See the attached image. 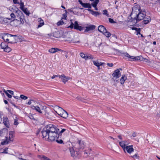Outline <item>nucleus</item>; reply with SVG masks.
Wrapping results in <instances>:
<instances>
[{
	"mask_svg": "<svg viewBox=\"0 0 160 160\" xmlns=\"http://www.w3.org/2000/svg\"><path fill=\"white\" fill-rule=\"evenodd\" d=\"M56 128L54 125L51 124L45 127L41 132L42 137H46L48 133L58 132Z\"/></svg>",
	"mask_w": 160,
	"mask_h": 160,
	"instance_id": "1",
	"label": "nucleus"
},
{
	"mask_svg": "<svg viewBox=\"0 0 160 160\" xmlns=\"http://www.w3.org/2000/svg\"><path fill=\"white\" fill-rule=\"evenodd\" d=\"M9 10L12 12H16L18 14L17 17L20 19L21 23H24L25 21L24 16L22 12L15 6L9 8Z\"/></svg>",
	"mask_w": 160,
	"mask_h": 160,
	"instance_id": "2",
	"label": "nucleus"
},
{
	"mask_svg": "<svg viewBox=\"0 0 160 160\" xmlns=\"http://www.w3.org/2000/svg\"><path fill=\"white\" fill-rule=\"evenodd\" d=\"M58 137H59V134H58V132H56L48 133L46 135V137L42 138H45V140L52 142L57 139Z\"/></svg>",
	"mask_w": 160,
	"mask_h": 160,
	"instance_id": "3",
	"label": "nucleus"
},
{
	"mask_svg": "<svg viewBox=\"0 0 160 160\" xmlns=\"http://www.w3.org/2000/svg\"><path fill=\"white\" fill-rule=\"evenodd\" d=\"M146 14L145 11L141 10V11L135 16V17L133 18L134 23L135 24L139 21L143 19Z\"/></svg>",
	"mask_w": 160,
	"mask_h": 160,
	"instance_id": "4",
	"label": "nucleus"
},
{
	"mask_svg": "<svg viewBox=\"0 0 160 160\" xmlns=\"http://www.w3.org/2000/svg\"><path fill=\"white\" fill-rule=\"evenodd\" d=\"M124 55L125 57H126L128 58V60L130 61H132V60L134 61H135L136 60L142 61L143 59V57L141 56L137 57H134L130 55L127 53H124Z\"/></svg>",
	"mask_w": 160,
	"mask_h": 160,
	"instance_id": "5",
	"label": "nucleus"
},
{
	"mask_svg": "<svg viewBox=\"0 0 160 160\" xmlns=\"http://www.w3.org/2000/svg\"><path fill=\"white\" fill-rule=\"evenodd\" d=\"M140 6L138 5H135L132 8V11L131 13L132 18L135 17V16L141 11L140 10Z\"/></svg>",
	"mask_w": 160,
	"mask_h": 160,
	"instance_id": "6",
	"label": "nucleus"
},
{
	"mask_svg": "<svg viewBox=\"0 0 160 160\" xmlns=\"http://www.w3.org/2000/svg\"><path fill=\"white\" fill-rule=\"evenodd\" d=\"M56 107L58 108L59 110L58 112V113L59 115L65 118H66L68 117V114L66 111L59 106H57Z\"/></svg>",
	"mask_w": 160,
	"mask_h": 160,
	"instance_id": "7",
	"label": "nucleus"
},
{
	"mask_svg": "<svg viewBox=\"0 0 160 160\" xmlns=\"http://www.w3.org/2000/svg\"><path fill=\"white\" fill-rule=\"evenodd\" d=\"M73 27L74 29L78 30L80 31H81L83 29V28L81 26H79L78 22L77 21L75 22L74 25L72 22H71L70 25L68 27L69 28H72Z\"/></svg>",
	"mask_w": 160,
	"mask_h": 160,
	"instance_id": "8",
	"label": "nucleus"
},
{
	"mask_svg": "<svg viewBox=\"0 0 160 160\" xmlns=\"http://www.w3.org/2000/svg\"><path fill=\"white\" fill-rule=\"evenodd\" d=\"M16 35H11L8 33H5L3 36V40L5 42H8L10 40L12 39V37H16Z\"/></svg>",
	"mask_w": 160,
	"mask_h": 160,
	"instance_id": "9",
	"label": "nucleus"
},
{
	"mask_svg": "<svg viewBox=\"0 0 160 160\" xmlns=\"http://www.w3.org/2000/svg\"><path fill=\"white\" fill-rule=\"evenodd\" d=\"M77 148L79 149H82L84 148L85 145L83 141L78 140V143H77Z\"/></svg>",
	"mask_w": 160,
	"mask_h": 160,
	"instance_id": "10",
	"label": "nucleus"
},
{
	"mask_svg": "<svg viewBox=\"0 0 160 160\" xmlns=\"http://www.w3.org/2000/svg\"><path fill=\"white\" fill-rule=\"evenodd\" d=\"M3 123L5 126L8 128H9L10 122L9 120L6 116H4L3 117Z\"/></svg>",
	"mask_w": 160,
	"mask_h": 160,
	"instance_id": "11",
	"label": "nucleus"
},
{
	"mask_svg": "<svg viewBox=\"0 0 160 160\" xmlns=\"http://www.w3.org/2000/svg\"><path fill=\"white\" fill-rule=\"evenodd\" d=\"M14 137V132L12 131H10L9 132L8 136H7L6 137L10 142L13 141Z\"/></svg>",
	"mask_w": 160,
	"mask_h": 160,
	"instance_id": "12",
	"label": "nucleus"
},
{
	"mask_svg": "<svg viewBox=\"0 0 160 160\" xmlns=\"http://www.w3.org/2000/svg\"><path fill=\"white\" fill-rule=\"evenodd\" d=\"M113 77L116 78H119L120 77L121 74L119 69H117L114 71L113 73L112 74Z\"/></svg>",
	"mask_w": 160,
	"mask_h": 160,
	"instance_id": "13",
	"label": "nucleus"
},
{
	"mask_svg": "<svg viewBox=\"0 0 160 160\" xmlns=\"http://www.w3.org/2000/svg\"><path fill=\"white\" fill-rule=\"evenodd\" d=\"M120 145L124 151H125L126 145L128 144V143L126 141H122L119 142Z\"/></svg>",
	"mask_w": 160,
	"mask_h": 160,
	"instance_id": "14",
	"label": "nucleus"
},
{
	"mask_svg": "<svg viewBox=\"0 0 160 160\" xmlns=\"http://www.w3.org/2000/svg\"><path fill=\"white\" fill-rule=\"evenodd\" d=\"M59 78L61 79L62 81L64 83L67 82L68 80L70 79V78L66 77L63 74L61 76H59Z\"/></svg>",
	"mask_w": 160,
	"mask_h": 160,
	"instance_id": "15",
	"label": "nucleus"
},
{
	"mask_svg": "<svg viewBox=\"0 0 160 160\" xmlns=\"http://www.w3.org/2000/svg\"><path fill=\"white\" fill-rule=\"evenodd\" d=\"M96 26L94 25H91L85 27L86 29L84 30L85 32H88L90 31L93 30L95 28Z\"/></svg>",
	"mask_w": 160,
	"mask_h": 160,
	"instance_id": "16",
	"label": "nucleus"
},
{
	"mask_svg": "<svg viewBox=\"0 0 160 160\" xmlns=\"http://www.w3.org/2000/svg\"><path fill=\"white\" fill-rule=\"evenodd\" d=\"M22 7H20V8L21 9L26 15H29L30 13L27 8L25 7L24 5H23L22 3Z\"/></svg>",
	"mask_w": 160,
	"mask_h": 160,
	"instance_id": "17",
	"label": "nucleus"
},
{
	"mask_svg": "<svg viewBox=\"0 0 160 160\" xmlns=\"http://www.w3.org/2000/svg\"><path fill=\"white\" fill-rule=\"evenodd\" d=\"M132 147V145L127 146L125 148V150H126L128 153H131L134 151Z\"/></svg>",
	"mask_w": 160,
	"mask_h": 160,
	"instance_id": "18",
	"label": "nucleus"
},
{
	"mask_svg": "<svg viewBox=\"0 0 160 160\" xmlns=\"http://www.w3.org/2000/svg\"><path fill=\"white\" fill-rule=\"evenodd\" d=\"M96 46L101 50H102L104 47L106 46L107 45L105 43H100V44H96Z\"/></svg>",
	"mask_w": 160,
	"mask_h": 160,
	"instance_id": "19",
	"label": "nucleus"
},
{
	"mask_svg": "<svg viewBox=\"0 0 160 160\" xmlns=\"http://www.w3.org/2000/svg\"><path fill=\"white\" fill-rule=\"evenodd\" d=\"M143 22L145 24L148 23L151 20V18L149 16H145L143 19Z\"/></svg>",
	"mask_w": 160,
	"mask_h": 160,
	"instance_id": "20",
	"label": "nucleus"
},
{
	"mask_svg": "<svg viewBox=\"0 0 160 160\" xmlns=\"http://www.w3.org/2000/svg\"><path fill=\"white\" fill-rule=\"evenodd\" d=\"M98 31L102 33H103L105 32H106V29L104 26L102 25H101L98 26Z\"/></svg>",
	"mask_w": 160,
	"mask_h": 160,
	"instance_id": "21",
	"label": "nucleus"
},
{
	"mask_svg": "<svg viewBox=\"0 0 160 160\" xmlns=\"http://www.w3.org/2000/svg\"><path fill=\"white\" fill-rule=\"evenodd\" d=\"M58 51H63L61 49L57 48H52L49 50V52L51 53H54Z\"/></svg>",
	"mask_w": 160,
	"mask_h": 160,
	"instance_id": "22",
	"label": "nucleus"
},
{
	"mask_svg": "<svg viewBox=\"0 0 160 160\" xmlns=\"http://www.w3.org/2000/svg\"><path fill=\"white\" fill-rule=\"evenodd\" d=\"M31 108L32 109H35L38 112L40 113H42V112L41 111L40 108L38 106H34L33 105H31Z\"/></svg>",
	"mask_w": 160,
	"mask_h": 160,
	"instance_id": "23",
	"label": "nucleus"
},
{
	"mask_svg": "<svg viewBox=\"0 0 160 160\" xmlns=\"http://www.w3.org/2000/svg\"><path fill=\"white\" fill-rule=\"evenodd\" d=\"M38 20L39 24L38 25V28H39L42 27L43 25H44V23L43 20H42L41 18H38Z\"/></svg>",
	"mask_w": 160,
	"mask_h": 160,
	"instance_id": "24",
	"label": "nucleus"
},
{
	"mask_svg": "<svg viewBox=\"0 0 160 160\" xmlns=\"http://www.w3.org/2000/svg\"><path fill=\"white\" fill-rule=\"evenodd\" d=\"M93 64L96 66H97L98 67H99L100 66L102 65L104 63L101 62H100L98 61H93Z\"/></svg>",
	"mask_w": 160,
	"mask_h": 160,
	"instance_id": "25",
	"label": "nucleus"
},
{
	"mask_svg": "<svg viewBox=\"0 0 160 160\" xmlns=\"http://www.w3.org/2000/svg\"><path fill=\"white\" fill-rule=\"evenodd\" d=\"M10 142L6 137L5 139H3L2 140V142H1V144H2V145H6Z\"/></svg>",
	"mask_w": 160,
	"mask_h": 160,
	"instance_id": "26",
	"label": "nucleus"
},
{
	"mask_svg": "<svg viewBox=\"0 0 160 160\" xmlns=\"http://www.w3.org/2000/svg\"><path fill=\"white\" fill-rule=\"evenodd\" d=\"M127 77L125 75H122L120 80L121 84H124L125 80L127 79Z\"/></svg>",
	"mask_w": 160,
	"mask_h": 160,
	"instance_id": "27",
	"label": "nucleus"
},
{
	"mask_svg": "<svg viewBox=\"0 0 160 160\" xmlns=\"http://www.w3.org/2000/svg\"><path fill=\"white\" fill-rule=\"evenodd\" d=\"M66 40L68 41L72 42L73 43H75L79 42V39H78V40L77 41H76L73 39L71 38H68Z\"/></svg>",
	"mask_w": 160,
	"mask_h": 160,
	"instance_id": "28",
	"label": "nucleus"
},
{
	"mask_svg": "<svg viewBox=\"0 0 160 160\" xmlns=\"http://www.w3.org/2000/svg\"><path fill=\"white\" fill-rule=\"evenodd\" d=\"M10 16L11 17V18H8L7 19H8L9 20H11L12 21L15 20V18L16 17L15 14L13 12H12Z\"/></svg>",
	"mask_w": 160,
	"mask_h": 160,
	"instance_id": "29",
	"label": "nucleus"
},
{
	"mask_svg": "<svg viewBox=\"0 0 160 160\" xmlns=\"http://www.w3.org/2000/svg\"><path fill=\"white\" fill-rule=\"evenodd\" d=\"M89 11H90L91 12V13L92 14L96 16L100 14V13L98 12L94 11L90 9L89 10Z\"/></svg>",
	"mask_w": 160,
	"mask_h": 160,
	"instance_id": "30",
	"label": "nucleus"
},
{
	"mask_svg": "<svg viewBox=\"0 0 160 160\" xmlns=\"http://www.w3.org/2000/svg\"><path fill=\"white\" fill-rule=\"evenodd\" d=\"M15 37H12V39L10 40V41L8 42V43H15L16 40Z\"/></svg>",
	"mask_w": 160,
	"mask_h": 160,
	"instance_id": "31",
	"label": "nucleus"
},
{
	"mask_svg": "<svg viewBox=\"0 0 160 160\" xmlns=\"http://www.w3.org/2000/svg\"><path fill=\"white\" fill-rule=\"evenodd\" d=\"M3 49L4 51L7 52H9L11 50V48L9 47L8 46H6V45Z\"/></svg>",
	"mask_w": 160,
	"mask_h": 160,
	"instance_id": "32",
	"label": "nucleus"
},
{
	"mask_svg": "<svg viewBox=\"0 0 160 160\" xmlns=\"http://www.w3.org/2000/svg\"><path fill=\"white\" fill-rule=\"evenodd\" d=\"M103 34L107 37L109 38L110 37L111 34L107 30L106 32H105Z\"/></svg>",
	"mask_w": 160,
	"mask_h": 160,
	"instance_id": "33",
	"label": "nucleus"
},
{
	"mask_svg": "<svg viewBox=\"0 0 160 160\" xmlns=\"http://www.w3.org/2000/svg\"><path fill=\"white\" fill-rule=\"evenodd\" d=\"M83 7L85 8H91V6L90 4L87 3H84L83 4Z\"/></svg>",
	"mask_w": 160,
	"mask_h": 160,
	"instance_id": "34",
	"label": "nucleus"
},
{
	"mask_svg": "<svg viewBox=\"0 0 160 160\" xmlns=\"http://www.w3.org/2000/svg\"><path fill=\"white\" fill-rule=\"evenodd\" d=\"M59 137H58V138L56 139L54 141H56L58 143L62 144L63 143V141L61 139H59Z\"/></svg>",
	"mask_w": 160,
	"mask_h": 160,
	"instance_id": "35",
	"label": "nucleus"
},
{
	"mask_svg": "<svg viewBox=\"0 0 160 160\" xmlns=\"http://www.w3.org/2000/svg\"><path fill=\"white\" fill-rule=\"evenodd\" d=\"M97 0H95L94 2H92V5L94 8H96L97 7V4L98 3V2L97 1Z\"/></svg>",
	"mask_w": 160,
	"mask_h": 160,
	"instance_id": "36",
	"label": "nucleus"
},
{
	"mask_svg": "<svg viewBox=\"0 0 160 160\" xmlns=\"http://www.w3.org/2000/svg\"><path fill=\"white\" fill-rule=\"evenodd\" d=\"M70 150L71 154V156L73 157H74L75 155V153L76 152L74 151L73 148H70Z\"/></svg>",
	"mask_w": 160,
	"mask_h": 160,
	"instance_id": "37",
	"label": "nucleus"
},
{
	"mask_svg": "<svg viewBox=\"0 0 160 160\" xmlns=\"http://www.w3.org/2000/svg\"><path fill=\"white\" fill-rule=\"evenodd\" d=\"M80 56L83 58L85 59H87V55H86L84 53L82 52H81L80 53Z\"/></svg>",
	"mask_w": 160,
	"mask_h": 160,
	"instance_id": "38",
	"label": "nucleus"
},
{
	"mask_svg": "<svg viewBox=\"0 0 160 160\" xmlns=\"http://www.w3.org/2000/svg\"><path fill=\"white\" fill-rule=\"evenodd\" d=\"M64 24V22L63 21V20H62V19H61V20L60 21L58 22H57V24L58 26H60L61 25H62L63 24Z\"/></svg>",
	"mask_w": 160,
	"mask_h": 160,
	"instance_id": "39",
	"label": "nucleus"
},
{
	"mask_svg": "<svg viewBox=\"0 0 160 160\" xmlns=\"http://www.w3.org/2000/svg\"><path fill=\"white\" fill-rule=\"evenodd\" d=\"M3 92L5 93L6 95L9 98H12V96L8 93V92L7 91H6L5 90H4Z\"/></svg>",
	"mask_w": 160,
	"mask_h": 160,
	"instance_id": "40",
	"label": "nucleus"
},
{
	"mask_svg": "<svg viewBox=\"0 0 160 160\" xmlns=\"http://www.w3.org/2000/svg\"><path fill=\"white\" fill-rule=\"evenodd\" d=\"M65 11L66 12V13H64V14H63V15H62L63 17L62 18V19H66V17H67V11H66V10H65Z\"/></svg>",
	"mask_w": 160,
	"mask_h": 160,
	"instance_id": "41",
	"label": "nucleus"
},
{
	"mask_svg": "<svg viewBox=\"0 0 160 160\" xmlns=\"http://www.w3.org/2000/svg\"><path fill=\"white\" fill-rule=\"evenodd\" d=\"M66 129L65 128L62 129V130L60 131L59 133L58 134H59V137L61 136L62 133L64 132Z\"/></svg>",
	"mask_w": 160,
	"mask_h": 160,
	"instance_id": "42",
	"label": "nucleus"
},
{
	"mask_svg": "<svg viewBox=\"0 0 160 160\" xmlns=\"http://www.w3.org/2000/svg\"><path fill=\"white\" fill-rule=\"evenodd\" d=\"M20 98L24 100H26L28 98V97L27 96H25L23 95H21L20 96Z\"/></svg>",
	"mask_w": 160,
	"mask_h": 160,
	"instance_id": "43",
	"label": "nucleus"
},
{
	"mask_svg": "<svg viewBox=\"0 0 160 160\" xmlns=\"http://www.w3.org/2000/svg\"><path fill=\"white\" fill-rule=\"evenodd\" d=\"M103 14L104 15H105L106 16L108 17L109 16L108 14V11L106 10H104L103 11Z\"/></svg>",
	"mask_w": 160,
	"mask_h": 160,
	"instance_id": "44",
	"label": "nucleus"
},
{
	"mask_svg": "<svg viewBox=\"0 0 160 160\" xmlns=\"http://www.w3.org/2000/svg\"><path fill=\"white\" fill-rule=\"evenodd\" d=\"M42 160H50V159L48 158V157L45 156H43Z\"/></svg>",
	"mask_w": 160,
	"mask_h": 160,
	"instance_id": "45",
	"label": "nucleus"
},
{
	"mask_svg": "<svg viewBox=\"0 0 160 160\" xmlns=\"http://www.w3.org/2000/svg\"><path fill=\"white\" fill-rule=\"evenodd\" d=\"M109 22L112 23H116V22L114 21L112 19L109 18Z\"/></svg>",
	"mask_w": 160,
	"mask_h": 160,
	"instance_id": "46",
	"label": "nucleus"
},
{
	"mask_svg": "<svg viewBox=\"0 0 160 160\" xmlns=\"http://www.w3.org/2000/svg\"><path fill=\"white\" fill-rule=\"evenodd\" d=\"M87 59H93V56L91 55H87Z\"/></svg>",
	"mask_w": 160,
	"mask_h": 160,
	"instance_id": "47",
	"label": "nucleus"
},
{
	"mask_svg": "<svg viewBox=\"0 0 160 160\" xmlns=\"http://www.w3.org/2000/svg\"><path fill=\"white\" fill-rule=\"evenodd\" d=\"M141 29L140 28H138L137 31V35L140 34Z\"/></svg>",
	"mask_w": 160,
	"mask_h": 160,
	"instance_id": "48",
	"label": "nucleus"
},
{
	"mask_svg": "<svg viewBox=\"0 0 160 160\" xmlns=\"http://www.w3.org/2000/svg\"><path fill=\"white\" fill-rule=\"evenodd\" d=\"M18 124V120L17 119H14V125H17Z\"/></svg>",
	"mask_w": 160,
	"mask_h": 160,
	"instance_id": "49",
	"label": "nucleus"
},
{
	"mask_svg": "<svg viewBox=\"0 0 160 160\" xmlns=\"http://www.w3.org/2000/svg\"><path fill=\"white\" fill-rule=\"evenodd\" d=\"M4 42H2L1 44V47L3 49L5 47Z\"/></svg>",
	"mask_w": 160,
	"mask_h": 160,
	"instance_id": "50",
	"label": "nucleus"
},
{
	"mask_svg": "<svg viewBox=\"0 0 160 160\" xmlns=\"http://www.w3.org/2000/svg\"><path fill=\"white\" fill-rule=\"evenodd\" d=\"M137 135H138L137 133L134 132L132 133V137L133 138H134V137H136L137 136Z\"/></svg>",
	"mask_w": 160,
	"mask_h": 160,
	"instance_id": "51",
	"label": "nucleus"
},
{
	"mask_svg": "<svg viewBox=\"0 0 160 160\" xmlns=\"http://www.w3.org/2000/svg\"><path fill=\"white\" fill-rule=\"evenodd\" d=\"M6 91H7L8 92H9L11 94L13 95V94L14 92H13L11 90H7Z\"/></svg>",
	"mask_w": 160,
	"mask_h": 160,
	"instance_id": "52",
	"label": "nucleus"
},
{
	"mask_svg": "<svg viewBox=\"0 0 160 160\" xmlns=\"http://www.w3.org/2000/svg\"><path fill=\"white\" fill-rule=\"evenodd\" d=\"M131 157L134 158H138V156L137 154H135L134 155L132 156H131Z\"/></svg>",
	"mask_w": 160,
	"mask_h": 160,
	"instance_id": "53",
	"label": "nucleus"
},
{
	"mask_svg": "<svg viewBox=\"0 0 160 160\" xmlns=\"http://www.w3.org/2000/svg\"><path fill=\"white\" fill-rule=\"evenodd\" d=\"M5 33L0 34V38L3 39V36H4Z\"/></svg>",
	"mask_w": 160,
	"mask_h": 160,
	"instance_id": "54",
	"label": "nucleus"
},
{
	"mask_svg": "<svg viewBox=\"0 0 160 160\" xmlns=\"http://www.w3.org/2000/svg\"><path fill=\"white\" fill-rule=\"evenodd\" d=\"M13 3L14 4H19V2H18V0H12Z\"/></svg>",
	"mask_w": 160,
	"mask_h": 160,
	"instance_id": "55",
	"label": "nucleus"
},
{
	"mask_svg": "<svg viewBox=\"0 0 160 160\" xmlns=\"http://www.w3.org/2000/svg\"><path fill=\"white\" fill-rule=\"evenodd\" d=\"M22 0H21L20 1V2H19V3L18 4H19L20 5V7H22V3L23 5H24V2H22Z\"/></svg>",
	"mask_w": 160,
	"mask_h": 160,
	"instance_id": "56",
	"label": "nucleus"
},
{
	"mask_svg": "<svg viewBox=\"0 0 160 160\" xmlns=\"http://www.w3.org/2000/svg\"><path fill=\"white\" fill-rule=\"evenodd\" d=\"M43 155H38V157L41 159L42 160V157Z\"/></svg>",
	"mask_w": 160,
	"mask_h": 160,
	"instance_id": "57",
	"label": "nucleus"
},
{
	"mask_svg": "<svg viewBox=\"0 0 160 160\" xmlns=\"http://www.w3.org/2000/svg\"><path fill=\"white\" fill-rule=\"evenodd\" d=\"M107 65L109 67H112L113 66V64L112 63H107Z\"/></svg>",
	"mask_w": 160,
	"mask_h": 160,
	"instance_id": "58",
	"label": "nucleus"
},
{
	"mask_svg": "<svg viewBox=\"0 0 160 160\" xmlns=\"http://www.w3.org/2000/svg\"><path fill=\"white\" fill-rule=\"evenodd\" d=\"M59 75H53L52 77H51V78L52 79H54V78H55L56 77H59Z\"/></svg>",
	"mask_w": 160,
	"mask_h": 160,
	"instance_id": "59",
	"label": "nucleus"
},
{
	"mask_svg": "<svg viewBox=\"0 0 160 160\" xmlns=\"http://www.w3.org/2000/svg\"><path fill=\"white\" fill-rule=\"evenodd\" d=\"M78 2L80 3L83 6V4H84V3H83L82 2V1H81V0H79Z\"/></svg>",
	"mask_w": 160,
	"mask_h": 160,
	"instance_id": "60",
	"label": "nucleus"
},
{
	"mask_svg": "<svg viewBox=\"0 0 160 160\" xmlns=\"http://www.w3.org/2000/svg\"><path fill=\"white\" fill-rule=\"evenodd\" d=\"M138 28H135V27H132V30H135L136 31H137V29H138Z\"/></svg>",
	"mask_w": 160,
	"mask_h": 160,
	"instance_id": "61",
	"label": "nucleus"
},
{
	"mask_svg": "<svg viewBox=\"0 0 160 160\" xmlns=\"http://www.w3.org/2000/svg\"><path fill=\"white\" fill-rule=\"evenodd\" d=\"M31 100L29 101L27 103V104L28 105H30L31 104Z\"/></svg>",
	"mask_w": 160,
	"mask_h": 160,
	"instance_id": "62",
	"label": "nucleus"
},
{
	"mask_svg": "<svg viewBox=\"0 0 160 160\" xmlns=\"http://www.w3.org/2000/svg\"><path fill=\"white\" fill-rule=\"evenodd\" d=\"M4 102L5 103V104H8V102L6 100H4Z\"/></svg>",
	"mask_w": 160,
	"mask_h": 160,
	"instance_id": "63",
	"label": "nucleus"
},
{
	"mask_svg": "<svg viewBox=\"0 0 160 160\" xmlns=\"http://www.w3.org/2000/svg\"><path fill=\"white\" fill-rule=\"evenodd\" d=\"M118 137L120 139H122V137L121 135H118Z\"/></svg>",
	"mask_w": 160,
	"mask_h": 160,
	"instance_id": "64",
	"label": "nucleus"
}]
</instances>
